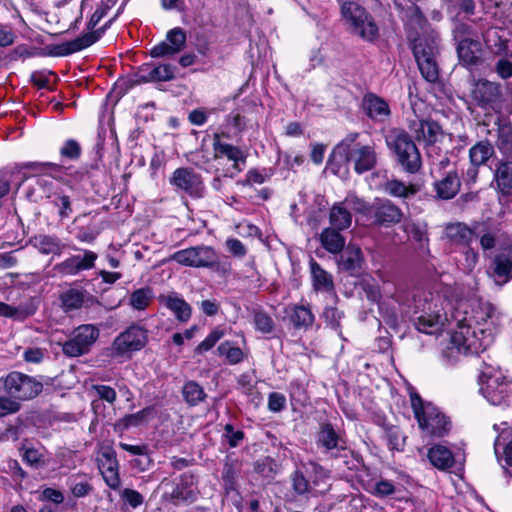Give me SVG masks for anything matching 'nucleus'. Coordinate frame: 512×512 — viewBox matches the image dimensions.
I'll return each instance as SVG.
<instances>
[{
	"label": "nucleus",
	"instance_id": "obj_37",
	"mask_svg": "<svg viewBox=\"0 0 512 512\" xmlns=\"http://www.w3.org/2000/svg\"><path fill=\"white\" fill-rule=\"evenodd\" d=\"M33 243H34V246L42 254L60 255L62 253L63 244L61 243V240L56 236L38 235V236L34 237Z\"/></svg>",
	"mask_w": 512,
	"mask_h": 512
},
{
	"label": "nucleus",
	"instance_id": "obj_31",
	"mask_svg": "<svg viewBox=\"0 0 512 512\" xmlns=\"http://www.w3.org/2000/svg\"><path fill=\"white\" fill-rule=\"evenodd\" d=\"M461 182L456 172H449L442 179L435 181L434 189L440 199H452L460 190Z\"/></svg>",
	"mask_w": 512,
	"mask_h": 512
},
{
	"label": "nucleus",
	"instance_id": "obj_21",
	"mask_svg": "<svg viewBox=\"0 0 512 512\" xmlns=\"http://www.w3.org/2000/svg\"><path fill=\"white\" fill-rule=\"evenodd\" d=\"M375 222L379 225L390 226L402 219L401 209L389 200H378L371 207Z\"/></svg>",
	"mask_w": 512,
	"mask_h": 512
},
{
	"label": "nucleus",
	"instance_id": "obj_59",
	"mask_svg": "<svg viewBox=\"0 0 512 512\" xmlns=\"http://www.w3.org/2000/svg\"><path fill=\"white\" fill-rule=\"evenodd\" d=\"M20 409L19 402L12 397H0V417L7 416L18 412Z\"/></svg>",
	"mask_w": 512,
	"mask_h": 512
},
{
	"label": "nucleus",
	"instance_id": "obj_11",
	"mask_svg": "<svg viewBox=\"0 0 512 512\" xmlns=\"http://www.w3.org/2000/svg\"><path fill=\"white\" fill-rule=\"evenodd\" d=\"M42 383L34 377L13 371L4 378V390L16 400L35 398L42 391Z\"/></svg>",
	"mask_w": 512,
	"mask_h": 512
},
{
	"label": "nucleus",
	"instance_id": "obj_30",
	"mask_svg": "<svg viewBox=\"0 0 512 512\" xmlns=\"http://www.w3.org/2000/svg\"><path fill=\"white\" fill-rule=\"evenodd\" d=\"M175 67L170 64H160L155 67L141 69L139 82H163L174 78Z\"/></svg>",
	"mask_w": 512,
	"mask_h": 512
},
{
	"label": "nucleus",
	"instance_id": "obj_32",
	"mask_svg": "<svg viewBox=\"0 0 512 512\" xmlns=\"http://www.w3.org/2000/svg\"><path fill=\"white\" fill-rule=\"evenodd\" d=\"M445 235L452 245L467 248L473 239L474 233L462 223H453L446 226Z\"/></svg>",
	"mask_w": 512,
	"mask_h": 512
},
{
	"label": "nucleus",
	"instance_id": "obj_18",
	"mask_svg": "<svg viewBox=\"0 0 512 512\" xmlns=\"http://www.w3.org/2000/svg\"><path fill=\"white\" fill-rule=\"evenodd\" d=\"M473 98L484 108H494L501 100V86L488 80H479L473 89Z\"/></svg>",
	"mask_w": 512,
	"mask_h": 512
},
{
	"label": "nucleus",
	"instance_id": "obj_64",
	"mask_svg": "<svg viewBox=\"0 0 512 512\" xmlns=\"http://www.w3.org/2000/svg\"><path fill=\"white\" fill-rule=\"evenodd\" d=\"M495 71L502 79H509L512 77V62L502 58L498 60L495 65Z\"/></svg>",
	"mask_w": 512,
	"mask_h": 512
},
{
	"label": "nucleus",
	"instance_id": "obj_26",
	"mask_svg": "<svg viewBox=\"0 0 512 512\" xmlns=\"http://www.w3.org/2000/svg\"><path fill=\"white\" fill-rule=\"evenodd\" d=\"M159 302L168 308L180 322H187L191 317V306L176 293L160 295Z\"/></svg>",
	"mask_w": 512,
	"mask_h": 512
},
{
	"label": "nucleus",
	"instance_id": "obj_6",
	"mask_svg": "<svg viewBox=\"0 0 512 512\" xmlns=\"http://www.w3.org/2000/svg\"><path fill=\"white\" fill-rule=\"evenodd\" d=\"M338 2L342 18L351 33L369 42L378 37V26L364 7L354 0H338Z\"/></svg>",
	"mask_w": 512,
	"mask_h": 512
},
{
	"label": "nucleus",
	"instance_id": "obj_50",
	"mask_svg": "<svg viewBox=\"0 0 512 512\" xmlns=\"http://www.w3.org/2000/svg\"><path fill=\"white\" fill-rule=\"evenodd\" d=\"M152 297V290L150 288H140L132 293L130 304L135 309L143 310L149 305Z\"/></svg>",
	"mask_w": 512,
	"mask_h": 512
},
{
	"label": "nucleus",
	"instance_id": "obj_45",
	"mask_svg": "<svg viewBox=\"0 0 512 512\" xmlns=\"http://www.w3.org/2000/svg\"><path fill=\"white\" fill-rule=\"evenodd\" d=\"M217 350L219 355L224 356L231 365L238 364L244 359V352L229 341L221 343Z\"/></svg>",
	"mask_w": 512,
	"mask_h": 512
},
{
	"label": "nucleus",
	"instance_id": "obj_61",
	"mask_svg": "<svg viewBox=\"0 0 512 512\" xmlns=\"http://www.w3.org/2000/svg\"><path fill=\"white\" fill-rule=\"evenodd\" d=\"M121 497L133 508L141 506L144 502V497L138 491L129 488L121 492Z\"/></svg>",
	"mask_w": 512,
	"mask_h": 512
},
{
	"label": "nucleus",
	"instance_id": "obj_36",
	"mask_svg": "<svg viewBox=\"0 0 512 512\" xmlns=\"http://www.w3.org/2000/svg\"><path fill=\"white\" fill-rule=\"evenodd\" d=\"M310 271L312 275L313 286L316 290L332 291L334 289L332 275L324 270L313 259L310 261Z\"/></svg>",
	"mask_w": 512,
	"mask_h": 512
},
{
	"label": "nucleus",
	"instance_id": "obj_24",
	"mask_svg": "<svg viewBox=\"0 0 512 512\" xmlns=\"http://www.w3.org/2000/svg\"><path fill=\"white\" fill-rule=\"evenodd\" d=\"M339 254L337 264L340 270L346 271L351 275H356L360 272L364 261L360 247L349 244Z\"/></svg>",
	"mask_w": 512,
	"mask_h": 512
},
{
	"label": "nucleus",
	"instance_id": "obj_29",
	"mask_svg": "<svg viewBox=\"0 0 512 512\" xmlns=\"http://www.w3.org/2000/svg\"><path fill=\"white\" fill-rule=\"evenodd\" d=\"M319 241L322 247L331 254H339L346 247V239L341 230L327 227L320 233Z\"/></svg>",
	"mask_w": 512,
	"mask_h": 512
},
{
	"label": "nucleus",
	"instance_id": "obj_60",
	"mask_svg": "<svg viewBox=\"0 0 512 512\" xmlns=\"http://www.w3.org/2000/svg\"><path fill=\"white\" fill-rule=\"evenodd\" d=\"M342 315V312H340L335 307H326L323 312V317L326 323L335 330L339 329L340 327V320Z\"/></svg>",
	"mask_w": 512,
	"mask_h": 512
},
{
	"label": "nucleus",
	"instance_id": "obj_1",
	"mask_svg": "<svg viewBox=\"0 0 512 512\" xmlns=\"http://www.w3.org/2000/svg\"><path fill=\"white\" fill-rule=\"evenodd\" d=\"M494 312L489 303L470 304L466 300L457 302L451 312L456 329L443 351L447 362H456L461 355L479 354L492 344Z\"/></svg>",
	"mask_w": 512,
	"mask_h": 512
},
{
	"label": "nucleus",
	"instance_id": "obj_49",
	"mask_svg": "<svg viewBox=\"0 0 512 512\" xmlns=\"http://www.w3.org/2000/svg\"><path fill=\"white\" fill-rule=\"evenodd\" d=\"M241 391L251 397V402L257 406L261 401V396L255 389L253 378L248 374H243L238 379Z\"/></svg>",
	"mask_w": 512,
	"mask_h": 512
},
{
	"label": "nucleus",
	"instance_id": "obj_28",
	"mask_svg": "<svg viewBox=\"0 0 512 512\" xmlns=\"http://www.w3.org/2000/svg\"><path fill=\"white\" fill-rule=\"evenodd\" d=\"M492 269L497 283H507L512 278V250L496 255Z\"/></svg>",
	"mask_w": 512,
	"mask_h": 512
},
{
	"label": "nucleus",
	"instance_id": "obj_63",
	"mask_svg": "<svg viewBox=\"0 0 512 512\" xmlns=\"http://www.w3.org/2000/svg\"><path fill=\"white\" fill-rule=\"evenodd\" d=\"M175 54H177V52L174 51L166 40L155 45L150 51V55L154 58L172 56Z\"/></svg>",
	"mask_w": 512,
	"mask_h": 512
},
{
	"label": "nucleus",
	"instance_id": "obj_54",
	"mask_svg": "<svg viewBox=\"0 0 512 512\" xmlns=\"http://www.w3.org/2000/svg\"><path fill=\"white\" fill-rule=\"evenodd\" d=\"M237 474V463L226 461L223 467L222 479L227 491L235 489V479Z\"/></svg>",
	"mask_w": 512,
	"mask_h": 512
},
{
	"label": "nucleus",
	"instance_id": "obj_35",
	"mask_svg": "<svg viewBox=\"0 0 512 512\" xmlns=\"http://www.w3.org/2000/svg\"><path fill=\"white\" fill-rule=\"evenodd\" d=\"M493 145L488 140H481L469 149V159L472 165H485L494 155Z\"/></svg>",
	"mask_w": 512,
	"mask_h": 512
},
{
	"label": "nucleus",
	"instance_id": "obj_23",
	"mask_svg": "<svg viewBox=\"0 0 512 512\" xmlns=\"http://www.w3.org/2000/svg\"><path fill=\"white\" fill-rule=\"evenodd\" d=\"M194 477L191 474H183L180 482L169 494L168 499L175 505L191 504L197 499V493L193 488Z\"/></svg>",
	"mask_w": 512,
	"mask_h": 512
},
{
	"label": "nucleus",
	"instance_id": "obj_20",
	"mask_svg": "<svg viewBox=\"0 0 512 512\" xmlns=\"http://www.w3.org/2000/svg\"><path fill=\"white\" fill-rule=\"evenodd\" d=\"M213 150L215 159L227 158L233 163V168L241 171V164H245L247 153L241 148L229 143L220 141V135L215 133L213 136Z\"/></svg>",
	"mask_w": 512,
	"mask_h": 512
},
{
	"label": "nucleus",
	"instance_id": "obj_14",
	"mask_svg": "<svg viewBox=\"0 0 512 512\" xmlns=\"http://www.w3.org/2000/svg\"><path fill=\"white\" fill-rule=\"evenodd\" d=\"M177 190L183 191L192 198H202L205 186L200 174L189 168H177L169 180Z\"/></svg>",
	"mask_w": 512,
	"mask_h": 512
},
{
	"label": "nucleus",
	"instance_id": "obj_40",
	"mask_svg": "<svg viewBox=\"0 0 512 512\" xmlns=\"http://www.w3.org/2000/svg\"><path fill=\"white\" fill-rule=\"evenodd\" d=\"M384 191L393 197L406 199L414 196L419 191V187L416 184L405 185L400 180L392 179L384 184Z\"/></svg>",
	"mask_w": 512,
	"mask_h": 512
},
{
	"label": "nucleus",
	"instance_id": "obj_39",
	"mask_svg": "<svg viewBox=\"0 0 512 512\" xmlns=\"http://www.w3.org/2000/svg\"><path fill=\"white\" fill-rule=\"evenodd\" d=\"M287 314L296 328H308L314 322V315L311 310L303 305L290 307Z\"/></svg>",
	"mask_w": 512,
	"mask_h": 512
},
{
	"label": "nucleus",
	"instance_id": "obj_13",
	"mask_svg": "<svg viewBox=\"0 0 512 512\" xmlns=\"http://www.w3.org/2000/svg\"><path fill=\"white\" fill-rule=\"evenodd\" d=\"M480 391L492 405H501L512 394V383L500 373L491 375L483 372L480 376Z\"/></svg>",
	"mask_w": 512,
	"mask_h": 512
},
{
	"label": "nucleus",
	"instance_id": "obj_58",
	"mask_svg": "<svg viewBox=\"0 0 512 512\" xmlns=\"http://www.w3.org/2000/svg\"><path fill=\"white\" fill-rule=\"evenodd\" d=\"M396 492L395 485L386 479H381L374 484L372 494L377 497H387Z\"/></svg>",
	"mask_w": 512,
	"mask_h": 512
},
{
	"label": "nucleus",
	"instance_id": "obj_55",
	"mask_svg": "<svg viewBox=\"0 0 512 512\" xmlns=\"http://www.w3.org/2000/svg\"><path fill=\"white\" fill-rule=\"evenodd\" d=\"M385 438L391 449L400 451L404 446V437L398 427L392 426L386 429Z\"/></svg>",
	"mask_w": 512,
	"mask_h": 512
},
{
	"label": "nucleus",
	"instance_id": "obj_22",
	"mask_svg": "<svg viewBox=\"0 0 512 512\" xmlns=\"http://www.w3.org/2000/svg\"><path fill=\"white\" fill-rule=\"evenodd\" d=\"M362 108L365 114L375 122H384L391 114L386 100L373 93H368L363 97Z\"/></svg>",
	"mask_w": 512,
	"mask_h": 512
},
{
	"label": "nucleus",
	"instance_id": "obj_48",
	"mask_svg": "<svg viewBox=\"0 0 512 512\" xmlns=\"http://www.w3.org/2000/svg\"><path fill=\"white\" fill-rule=\"evenodd\" d=\"M341 202L351 214L354 212L367 215L371 212L368 203L354 194H348Z\"/></svg>",
	"mask_w": 512,
	"mask_h": 512
},
{
	"label": "nucleus",
	"instance_id": "obj_38",
	"mask_svg": "<svg viewBox=\"0 0 512 512\" xmlns=\"http://www.w3.org/2000/svg\"><path fill=\"white\" fill-rule=\"evenodd\" d=\"M494 180L502 192L512 189V161H499L495 168Z\"/></svg>",
	"mask_w": 512,
	"mask_h": 512
},
{
	"label": "nucleus",
	"instance_id": "obj_16",
	"mask_svg": "<svg viewBox=\"0 0 512 512\" xmlns=\"http://www.w3.org/2000/svg\"><path fill=\"white\" fill-rule=\"evenodd\" d=\"M98 256L95 252L85 250L83 255H73L54 266V271L61 276L76 275L81 271L92 269Z\"/></svg>",
	"mask_w": 512,
	"mask_h": 512
},
{
	"label": "nucleus",
	"instance_id": "obj_46",
	"mask_svg": "<svg viewBox=\"0 0 512 512\" xmlns=\"http://www.w3.org/2000/svg\"><path fill=\"white\" fill-rule=\"evenodd\" d=\"M497 146L503 154H505L507 156H512V126L511 125L499 126Z\"/></svg>",
	"mask_w": 512,
	"mask_h": 512
},
{
	"label": "nucleus",
	"instance_id": "obj_2",
	"mask_svg": "<svg viewBox=\"0 0 512 512\" xmlns=\"http://www.w3.org/2000/svg\"><path fill=\"white\" fill-rule=\"evenodd\" d=\"M358 138L359 133H350L333 148L328 166L334 173H338L346 163H352L358 174L370 171L376 166L375 143H361L357 141Z\"/></svg>",
	"mask_w": 512,
	"mask_h": 512
},
{
	"label": "nucleus",
	"instance_id": "obj_27",
	"mask_svg": "<svg viewBox=\"0 0 512 512\" xmlns=\"http://www.w3.org/2000/svg\"><path fill=\"white\" fill-rule=\"evenodd\" d=\"M481 43L473 39H463L457 45V53L460 62L464 66L477 65L481 60Z\"/></svg>",
	"mask_w": 512,
	"mask_h": 512
},
{
	"label": "nucleus",
	"instance_id": "obj_33",
	"mask_svg": "<svg viewBox=\"0 0 512 512\" xmlns=\"http://www.w3.org/2000/svg\"><path fill=\"white\" fill-rule=\"evenodd\" d=\"M428 458L431 464L440 470H447L454 464L452 452L447 447L440 444L429 449Z\"/></svg>",
	"mask_w": 512,
	"mask_h": 512
},
{
	"label": "nucleus",
	"instance_id": "obj_3",
	"mask_svg": "<svg viewBox=\"0 0 512 512\" xmlns=\"http://www.w3.org/2000/svg\"><path fill=\"white\" fill-rule=\"evenodd\" d=\"M405 306L407 307L405 312L411 313L414 326L421 333L437 334L448 321L447 314L442 312L440 297L430 291H414Z\"/></svg>",
	"mask_w": 512,
	"mask_h": 512
},
{
	"label": "nucleus",
	"instance_id": "obj_56",
	"mask_svg": "<svg viewBox=\"0 0 512 512\" xmlns=\"http://www.w3.org/2000/svg\"><path fill=\"white\" fill-rule=\"evenodd\" d=\"M292 487L299 495H304L311 492V486L308 480L300 471H295L291 476Z\"/></svg>",
	"mask_w": 512,
	"mask_h": 512
},
{
	"label": "nucleus",
	"instance_id": "obj_17",
	"mask_svg": "<svg viewBox=\"0 0 512 512\" xmlns=\"http://www.w3.org/2000/svg\"><path fill=\"white\" fill-rule=\"evenodd\" d=\"M408 127L414 139L423 142L425 146L436 144L438 138L443 134L441 126L432 119L412 120Z\"/></svg>",
	"mask_w": 512,
	"mask_h": 512
},
{
	"label": "nucleus",
	"instance_id": "obj_53",
	"mask_svg": "<svg viewBox=\"0 0 512 512\" xmlns=\"http://www.w3.org/2000/svg\"><path fill=\"white\" fill-rule=\"evenodd\" d=\"M223 336V330L219 328L214 329L201 343L198 344L195 348V353L203 354L204 352L209 351Z\"/></svg>",
	"mask_w": 512,
	"mask_h": 512
},
{
	"label": "nucleus",
	"instance_id": "obj_42",
	"mask_svg": "<svg viewBox=\"0 0 512 512\" xmlns=\"http://www.w3.org/2000/svg\"><path fill=\"white\" fill-rule=\"evenodd\" d=\"M182 394L185 401L191 406L199 404L206 397L203 388L195 381L185 383L182 389Z\"/></svg>",
	"mask_w": 512,
	"mask_h": 512
},
{
	"label": "nucleus",
	"instance_id": "obj_7",
	"mask_svg": "<svg viewBox=\"0 0 512 512\" xmlns=\"http://www.w3.org/2000/svg\"><path fill=\"white\" fill-rule=\"evenodd\" d=\"M109 9L110 5L108 3L99 6L92 14L90 20L87 23V29L89 30V32L75 38L72 41L63 44L62 47L64 49V53L72 54L94 44L104 34V32L110 27L112 22L119 15V12H117L116 15L109 21H107L102 27H100L97 30H94L97 24L106 16Z\"/></svg>",
	"mask_w": 512,
	"mask_h": 512
},
{
	"label": "nucleus",
	"instance_id": "obj_19",
	"mask_svg": "<svg viewBox=\"0 0 512 512\" xmlns=\"http://www.w3.org/2000/svg\"><path fill=\"white\" fill-rule=\"evenodd\" d=\"M316 444L322 448L325 453L331 456H337L340 451H345V441L336 432L330 423H324L320 426L317 433Z\"/></svg>",
	"mask_w": 512,
	"mask_h": 512
},
{
	"label": "nucleus",
	"instance_id": "obj_62",
	"mask_svg": "<svg viewBox=\"0 0 512 512\" xmlns=\"http://www.w3.org/2000/svg\"><path fill=\"white\" fill-rule=\"evenodd\" d=\"M429 164L431 166L432 171L438 170L441 171L447 168L450 164V157L448 153L441 155H434V153H429Z\"/></svg>",
	"mask_w": 512,
	"mask_h": 512
},
{
	"label": "nucleus",
	"instance_id": "obj_52",
	"mask_svg": "<svg viewBox=\"0 0 512 512\" xmlns=\"http://www.w3.org/2000/svg\"><path fill=\"white\" fill-rule=\"evenodd\" d=\"M253 321L256 330L264 334L271 333L275 326L273 319L267 313L262 311L254 312Z\"/></svg>",
	"mask_w": 512,
	"mask_h": 512
},
{
	"label": "nucleus",
	"instance_id": "obj_10",
	"mask_svg": "<svg viewBox=\"0 0 512 512\" xmlns=\"http://www.w3.org/2000/svg\"><path fill=\"white\" fill-rule=\"evenodd\" d=\"M100 331L93 324H82L75 328L71 337L62 344V352L68 357H79L90 352L99 338Z\"/></svg>",
	"mask_w": 512,
	"mask_h": 512
},
{
	"label": "nucleus",
	"instance_id": "obj_34",
	"mask_svg": "<svg viewBox=\"0 0 512 512\" xmlns=\"http://www.w3.org/2000/svg\"><path fill=\"white\" fill-rule=\"evenodd\" d=\"M330 227L338 230H346L352 224V214L342 202L335 203L329 212Z\"/></svg>",
	"mask_w": 512,
	"mask_h": 512
},
{
	"label": "nucleus",
	"instance_id": "obj_15",
	"mask_svg": "<svg viewBox=\"0 0 512 512\" xmlns=\"http://www.w3.org/2000/svg\"><path fill=\"white\" fill-rule=\"evenodd\" d=\"M96 459L100 473L107 486L113 490H118L121 486V479L119 476V463L114 449L110 446L102 447Z\"/></svg>",
	"mask_w": 512,
	"mask_h": 512
},
{
	"label": "nucleus",
	"instance_id": "obj_9",
	"mask_svg": "<svg viewBox=\"0 0 512 512\" xmlns=\"http://www.w3.org/2000/svg\"><path fill=\"white\" fill-rule=\"evenodd\" d=\"M413 53L422 76L428 82H435L438 79V68L435 61L438 53V38H418L413 45Z\"/></svg>",
	"mask_w": 512,
	"mask_h": 512
},
{
	"label": "nucleus",
	"instance_id": "obj_47",
	"mask_svg": "<svg viewBox=\"0 0 512 512\" xmlns=\"http://www.w3.org/2000/svg\"><path fill=\"white\" fill-rule=\"evenodd\" d=\"M152 415V409L147 407L134 414L126 415L124 418L119 420L118 425L124 429L131 426H138L142 423L147 422L149 417Z\"/></svg>",
	"mask_w": 512,
	"mask_h": 512
},
{
	"label": "nucleus",
	"instance_id": "obj_44",
	"mask_svg": "<svg viewBox=\"0 0 512 512\" xmlns=\"http://www.w3.org/2000/svg\"><path fill=\"white\" fill-rule=\"evenodd\" d=\"M22 457L26 464L33 468H42L47 464L44 450L34 447H23Z\"/></svg>",
	"mask_w": 512,
	"mask_h": 512
},
{
	"label": "nucleus",
	"instance_id": "obj_41",
	"mask_svg": "<svg viewBox=\"0 0 512 512\" xmlns=\"http://www.w3.org/2000/svg\"><path fill=\"white\" fill-rule=\"evenodd\" d=\"M48 198L51 200V203L58 208L60 219H66L72 214L73 209L68 195L64 194L62 191L55 190L48 195Z\"/></svg>",
	"mask_w": 512,
	"mask_h": 512
},
{
	"label": "nucleus",
	"instance_id": "obj_57",
	"mask_svg": "<svg viewBox=\"0 0 512 512\" xmlns=\"http://www.w3.org/2000/svg\"><path fill=\"white\" fill-rule=\"evenodd\" d=\"M60 155L64 158H68L71 160L78 159L81 155L80 144L73 139L65 141V143L60 149Z\"/></svg>",
	"mask_w": 512,
	"mask_h": 512
},
{
	"label": "nucleus",
	"instance_id": "obj_5",
	"mask_svg": "<svg viewBox=\"0 0 512 512\" xmlns=\"http://www.w3.org/2000/svg\"><path fill=\"white\" fill-rule=\"evenodd\" d=\"M411 406L419 428L427 435L443 437L450 428L449 419L432 403L424 402L413 392L410 394Z\"/></svg>",
	"mask_w": 512,
	"mask_h": 512
},
{
	"label": "nucleus",
	"instance_id": "obj_8",
	"mask_svg": "<svg viewBox=\"0 0 512 512\" xmlns=\"http://www.w3.org/2000/svg\"><path fill=\"white\" fill-rule=\"evenodd\" d=\"M172 259L177 263L189 267L221 269L223 273L230 270L229 266L221 265L217 252L210 246H195L175 252Z\"/></svg>",
	"mask_w": 512,
	"mask_h": 512
},
{
	"label": "nucleus",
	"instance_id": "obj_25",
	"mask_svg": "<svg viewBox=\"0 0 512 512\" xmlns=\"http://www.w3.org/2000/svg\"><path fill=\"white\" fill-rule=\"evenodd\" d=\"M493 429L498 432L494 442V452L498 456L499 448L503 446L504 460L508 466V473L512 476V427L502 422L500 425L494 424Z\"/></svg>",
	"mask_w": 512,
	"mask_h": 512
},
{
	"label": "nucleus",
	"instance_id": "obj_12",
	"mask_svg": "<svg viewBox=\"0 0 512 512\" xmlns=\"http://www.w3.org/2000/svg\"><path fill=\"white\" fill-rule=\"evenodd\" d=\"M147 342V330L139 325H131L114 339L111 354L113 356H125L141 350Z\"/></svg>",
	"mask_w": 512,
	"mask_h": 512
},
{
	"label": "nucleus",
	"instance_id": "obj_4",
	"mask_svg": "<svg viewBox=\"0 0 512 512\" xmlns=\"http://www.w3.org/2000/svg\"><path fill=\"white\" fill-rule=\"evenodd\" d=\"M388 148L393 152L397 164L409 174L417 173L422 167V157L414 140L403 129L394 128L386 138Z\"/></svg>",
	"mask_w": 512,
	"mask_h": 512
},
{
	"label": "nucleus",
	"instance_id": "obj_51",
	"mask_svg": "<svg viewBox=\"0 0 512 512\" xmlns=\"http://www.w3.org/2000/svg\"><path fill=\"white\" fill-rule=\"evenodd\" d=\"M165 40L170 44L174 51L179 53L185 47L186 33L182 28H173L167 33Z\"/></svg>",
	"mask_w": 512,
	"mask_h": 512
},
{
	"label": "nucleus",
	"instance_id": "obj_43",
	"mask_svg": "<svg viewBox=\"0 0 512 512\" xmlns=\"http://www.w3.org/2000/svg\"><path fill=\"white\" fill-rule=\"evenodd\" d=\"M62 307L65 311L79 309L84 302V294L78 289H69L60 296Z\"/></svg>",
	"mask_w": 512,
	"mask_h": 512
}]
</instances>
